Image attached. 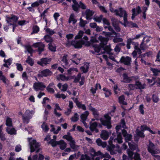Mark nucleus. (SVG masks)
Returning a JSON list of instances; mask_svg holds the SVG:
<instances>
[{
	"instance_id": "4",
	"label": "nucleus",
	"mask_w": 160,
	"mask_h": 160,
	"mask_svg": "<svg viewBox=\"0 0 160 160\" xmlns=\"http://www.w3.org/2000/svg\"><path fill=\"white\" fill-rule=\"evenodd\" d=\"M84 150L85 153L87 152L88 154H88H90L92 156H99L101 158H108V159L111 158V157L108 153H106L103 154L100 151L95 152V150L93 148H91L90 149H88L84 148Z\"/></svg>"
},
{
	"instance_id": "49",
	"label": "nucleus",
	"mask_w": 160,
	"mask_h": 160,
	"mask_svg": "<svg viewBox=\"0 0 160 160\" xmlns=\"http://www.w3.org/2000/svg\"><path fill=\"white\" fill-rule=\"evenodd\" d=\"M122 17H123L124 23L123 25L124 27H126L128 26V24L129 22L127 21V14H124Z\"/></svg>"
},
{
	"instance_id": "52",
	"label": "nucleus",
	"mask_w": 160,
	"mask_h": 160,
	"mask_svg": "<svg viewBox=\"0 0 160 160\" xmlns=\"http://www.w3.org/2000/svg\"><path fill=\"white\" fill-rule=\"evenodd\" d=\"M41 128L43 131L45 132H47L48 131L49 128L47 125L46 123L44 122H43L41 125Z\"/></svg>"
},
{
	"instance_id": "62",
	"label": "nucleus",
	"mask_w": 160,
	"mask_h": 160,
	"mask_svg": "<svg viewBox=\"0 0 160 160\" xmlns=\"http://www.w3.org/2000/svg\"><path fill=\"white\" fill-rule=\"evenodd\" d=\"M144 107L143 104H142L139 106V110L140 113L142 115L144 114Z\"/></svg>"
},
{
	"instance_id": "20",
	"label": "nucleus",
	"mask_w": 160,
	"mask_h": 160,
	"mask_svg": "<svg viewBox=\"0 0 160 160\" xmlns=\"http://www.w3.org/2000/svg\"><path fill=\"white\" fill-rule=\"evenodd\" d=\"M131 61V58L128 56L122 57L120 59V61L123 63L125 65H129Z\"/></svg>"
},
{
	"instance_id": "9",
	"label": "nucleus",
	"mask_w": 160,
	"mask_h": 160,
	"mask_svg": "<svg viewBox=\"0 0 160 160\" xmlns=\"http://www.w3.org/2000/svg\"><path fill=\"white\" fill-rule=\"evenodd\" d=\"M18 18L14 15L12 16L11 17H7L6 20L8 23L10 25L12 26V31L14 32L15 28L17 25L15 24L18 20Z\"/></svg>"
},
{
	"instance_id": "10",
	"label": "nucleus",
	"mask_w": 160,
	"mask_h": 160,
	"mask_svg": "<svg viewBox=\"0 0 160 160\" xmlns=\"http://www.w3.org/2000/svg\"><path fill=\"white\" fill-rule=\"evenodd\" d=\"M104 119L101 118L100 119V121L102 124L104 126H106L108 129H110L111 128V123L110 122L111 119L110 117L108 114H107L104 116Z\"/></svg>"
},
{
	"instance_id": "32",
	"label": "nucleus",
	"mask_w": 160,
	"mask_h": 160,
	"mask_svg": "<svg viewBox=\"0 0 160 160\" xmlns=\"http://www.w3.org/2000/svg\"><path fill=\"white\" fill-rule=\"evenodd\" d=\"M49 8H47L42 13H41L40 14V16L41 17V18H42L44 20H45V22L46 23V24H47V20L46 18V16H47Z\"/></svg>"
},
{
	"instance_id": "51",
	"label": "nucleus",
	"mask_w": 160,
	"mask_h": 160,
	"mask_svg": "<svg viewBox=\"0 0 160 160\" xmlns=\"http://www.w3.org/2000/svg\"><path fill=\"white\" fill-rule=\"evenodd\" d=\"M2 126L3 125H2L0 126V138L2 140L4 141L5 140V135L2 132Z\"/></svg>"
},
{
	"instance_id": "28",
	"label": "nucleus",
	"mask_w": 160,
	"mask_h": 160,
	"mask_svg": "<svg viewBox=\"0 0 160 160\" xmlns=\"http://www.w3.org/2000/svg\"><path fill=\"white\" fill-rule=\"evenodd\" d=\"M110 133L106 130H103L100 134L101 138L103 140H106L108 138Z\"/></svg>"
},
{
	"instance_id": "11",
	"label": "nucleus",
	"mask_w": 160,
	"mask_h": 160,
	"mask_svg": "<svg viewBox=\"0 0 160 160\" xmlns=\"http://www.w3.org/2000/svg\"><path fill=\"white\" fill-rule=\"evenodd\" d=\"M50 143L53 147L57 145H59L60 148L62 150L64 149L67 146L66 143L63 140L56 141L54 140H51Z\"/></svg>"
},
{
	"instance_id": "16",
	"label": "nucleus",
	"mask_w": 160,
	"mask_h": 160,
	"mask_svg": "<svg viewBox=\"0 0 160 160\" xmlns=\"http://www.w3.org/2000/svg\"><path fill=\"white\" fill-rule=\"evenodd\" d=\"M52 72L48 69H45L39 73L38 75V77H47L48 76L51 75L52 74Z\"/></svg>"
},
{
	"instance_id": "60",
	"label": "nucleus",
	"mask_w": 160,
	"mask_h": 160,
	"mask_svg": "<svg viewBox=\"0 0 160 160\" xmlns=\"http://www.w3.org/2000/svg\"><path fill=\"white\" fill-rule=\"evenodd\" d=\"M78 70L77 68H70L68 70V74H71L73 73L74 72H77Z\"/></svg>"
},
{
	"instance_id": "39",
	"label": "nucleus",
	"mask_w": 160,
	"mask_h": 160,
	"mask_svg": "<svg viewBox=\"0 0 160 160\" xmlns=\"http://www.w3.org/2000/svg\"><path fill=\"white\" fill-rule=\"evenodd\" d=\"M123 82H129L132 80L130 77H128L126 73H124L123 74Z\"/></svg>"
},
{
	"instance_id": "5",
	"label": "nucleus",
	"mask_w": 160,
	"mask_h": 160,
	"mask_svg": "<svg viewBox=\"0 0 160 160\" xmlns=\"http://www.w3.org/2000/svg\"><path fill=\"white\" fill-rule=\"evenodd\" d=\"M28 139L29 142L31 152H32L34 151H36V152H39L40 149L39 148L40 146L39 143L32 138H28Z\"/></svg>"
},
{
	"instance_id": "26",
	"label": "nucleus",
	"mask_w": 160,
	"mask_h": 160,
	"mask_svg": "<svg viewBox=\"0 0 160 160\" xmlns=\"http://www.w3.org/2000/svg\"><path fill=\"white\" fill-rule=\"evenodd\" d=\"M51 59H48L47 58H42L41 60V61L38 62L37 63L38 64L43 66L44 65H46L50 63Z\"/></svg>"
},
{
	"instance_id": "17",
	"label": "nucleus",
	"mask_w": 160,
	"mask_h": 160,
	"mask_svg": "<svg viewBox=\"0 0 160 160\" xmlns=\"http://www.w3.org/2000/svg\"><path fill=\"white\" fill-rule=\"evenodd\" d=\"M86 153L84 155H82L81 156V159L80 160H90L91 159V158L89 157L88 155H90L92 157V160H99L100 158L97 157L96 158H94L95 156H92L90 154H88L87 153Z\"/></svg>"
},
{
	"instance_id": "13",
	"label": "nucleus",
	"mask_w": 160,
	"mask_h": 160,
	"mask_svg": "<svg viewBox=\"0 0 160 160\" xmlns=\"http://www.w3.org/2000/svg\"><path fill=\"white\" fill-rule=\"evenodd\" d=\"M72 1L74 3L72 5V7L74 11H77L79 7H81L82 9L86 8V6L81 2H80L79 4L76 0H72Z\"/></svg>"
},
{
	"instance_id": "3",
	"label": "nucleus",
	"mask_w": 160,
	"mask_h": 160,
	"mask_svg": "<svg viewBox=\"0 0 160 160\" xmlns=\"http://www.w3.org/2000/svg\"><path fill=\"white\" fill-rule=\"evenodd\" d=\"M122 136L120 134L117 135V137L114 139L112 137H110L108 141L109 146L107 147V149L110 152V153L111 155H114L117 152L119 153H121L122 149L118 145L116 146V150H114V149L115 147V146L112 144V143L114 142H118L119 143H122Z\"/></svg>"
},
{
	"instance_id": "38",
	"label": "nucleus",
	"mask_w": 160,
	"mask_h": 160,
	"mask_svg": "<svg viewBox=\"0 0 160 160\" xmlns=\"http://www.w3.org/2000/svg\"><path fill=\"white\" fill-rule=\"evenodd\" d=\"M89 67V63H85L83 66L81 67L80 68L81 70L84 73H85L88 71V70Z\"/></svg>"
},
{
	"instance_id": "15",
	"label": "nucleus",
	"mask_w": 160,
	"mask_h": 160,
	"mask_svg": "<svg viewBox=\"0 0 160 160\" xmlns=\"http://www.w3.org/2000/svg\"><path fill=\"white\" fill-rule=\"evenodd\" d=\"M32 46L34 48H38V51L39 54L44 50L45 45L42 42L34 43Z\"/></svg>"
},
{
	"instance_id": "45",
	"label": "nucleus",
	"mask_w": 160,
	"mask_h": 160,
	"mask_svg": "<svg viewBox=\"0 0 160 160\" xmlns=\"http://www.w3.org/2000/svg\"><path fill=\"white\" fill-rule=\"evenodd\" d=\"M150 70L152 71L153 75L155 76H157L158 73H160V68L158 69L156 68H151Z\"/></svg>"
},
{
	"instance_id": "23",
	"label": "nucleus",
	"mask_w": 160,
	"mask_h": 160,
	"mask_svg": "<svg viewBox=\"0 0 160 160\" xmlns=\"http://www.w3.org/2000/svg\"><path fill=\"white\" fill-rule=\"evenodd\" d=\"M133 43L135 44V50L132 52V55L134 58H135L137 55V53L139 54L141 53V50L139 48L138 43L135 42H133Z\"/></svg>"
},
{
	"instance_id": "47",
	"label": "nucleus",
	"mask_w": 160,
	"mask_h": 160,
	"mask_svg": "<svg viewBox=\"0 0 160 160\" xmlns=\"http://www.w3.org/2000/svg\"><path fill=\"white\" fill-rule=\"evenodd\" d=\"M118 99L119 102L120 104L124 105H126L127 104V102L124 101L125 98L123 95L119 97L118 98Z\"/></svg>"
},
{
	"instance_id": "40",
	"label": "nucleus",
	"mask_w": 160,
	"mask_h": 160,
	"mask_svg": "<svg viewBox=\"0 0 160 160\" xmlns=\"http://www.w3.org/2000/svg\"><path fill=\"white\" fill-rule=\"evenodd\" d=\"M77 21L75 18L74 15L73 14H72L69 17L68 22L69 23H72L73 24H74Z\"/></svg>"
},
{
	"instance_id": "55",
	"label": "nucleus",
	"mask_w": 160,
	"mask_h": 160,
	"mask_svg": "<svg viewBox=\"0 0 160 160\" xmlns=\"http://www.w3.org/2000/svg\"><path fill=\"white\" fill-rule=\"evenodd\" d=\"M45 41L47 42L51 43L52 41V39L49 35H47L44 37Z\"/></svg>"
},
{
	"instance_id": "35",
	"label": "nucleus",
	"mask_w": 160,
	"mask_h": 160,
	"mask_svg": "<svg viewBox=\"0 0 160 160\" xmlns=\"http://www.w3.org/2000/svg\"><path fill=\"white\" fill-rule=\"evenodd\" d=\"M89 114L88 112L87 111L81 115L80 118L82 122L85 121L86 120Z\"/></svg>"
},
{
	"instance_id": "43",
	"label": "nucleus",
	"mask_w": 160,
	"mask_h": 160,
	"mask_svg": "<svg viewBox=\"0 0 160 160\" xmlns=\"http://www.w3.org/2000/svg\"><path fill=\"white\" fill-rule=\"evenodd\" d=\"M128 145L132 151H134L136 149L137 147V145L134 144L133 142H128Z\"/></svg>"
},
{
	"instance_id": "19",
	"label": "nucleus",
	"mask_w": 160,
	"mask_h": 160,
	"mask_svg": "<svg viewBox=\"0 0 160 160\" xmlns=\"http://www.w3.org/2000/svg\"><path fill=\"white\" fill-rule=\"evenodd\" d=\"M94 12L90 9H87L85 12L83 13V15L85 16L87 20H90L92 18V17Z\"/></svg>"
},
{
	"instance_id": "25",
	"label": "nucleus",
	"mask_w": 160,
	"mask_h": 160,
	"mask_svg": "<svg viewBox=\"0 0 160 160\" xmlns=\"http://www.w3.org/2000/svg\"><path fill=\"white\" fill-rule=\"evenodd\" d=\"M116 15L120 17H122L124 14H126V11L123 8H120L116 10Z\"/></svg>"
},
{
	"instance_id": "12",
	"label": "nucleus",
	"mask_w": 160,
	"mask_h": 160,
	"mask_svg": "<svg viewBox=\"0 0 160 160\" xmlns=\"http://www.w3.org/2000/svg\"><path fill=\"white\" fill-rule=\"evenodd\" d=\"M144 33H142L139 34L137 35L134 38H131L128 39L127 42V48L129 49L131 48L130 45L131 44L135 45V44L133 43L132 41L136 39H138L139 38L142 37L143 35H144Z\"/></svg>"
},
{
	"instance_id": "37",
	"label": "nucleus",
	"mask_w": 160,
	"mask_h": 160,
	"mask_svg": "<svg viewBox=\"0 0 160 160\" xmlns=\"http://www.w3.org/2000/svg\"><path fill=\"white\" fill-rule=\"evenodd\" d=\"M54 87V84L52 82L50 83L47 87V91L51 93H53L54 92V90L53 88Z\"/></svg>"
},
{
	"instance_id": "33",
	"label": "nucleus",
	"mask_w": 160,
	"mask_h": 160,
	"mask_svg": "<svg viewBox=\"0 0 160 160\" xmlns=\"http://www.w3.org/2000/svg\"><path fill=\"white\" fill-rule=\"evenodd\" d=\"M141 129L142 131H144L146 130H148L152 134H156L157 133L156 132L152 131L150 129V128L147 127L145 125L141 126Z\"/></svg>"
},
{
	"instance_id": "44",
	"label": "nucleus",
	"mask_w": 160,
	"mask_h": 160,
	"mask_svg": "<svg viewBox=\"0 0 160 160\" xmlns=\"http://www.w3.org/2000/svg\"><path fill=\"white\" fill-rule=\"evenodd\" d=\"M48 48L52 52L56 51V47L54 44L52 43H49L48 44Z\"/></svg>"
},
{
	"instance_id": "8",
	"label": "nucleus",
	"mask_w": 160,
	"mask_h": 160,
	"mask_svg": "<svg viewBox=\"0 0 160 160\" xmlns=\"http://www.w3.org/2000/svg\"><path fill=\"white\" fill-rule=\"evenodd\" d=\"M63 138L66 139L69 142V144L71 148L73 149H77V146L75 144V140L70 135L69 133H68L67 135L63 136Z\"/></svg>"
},
{
	"instance_id": "36",
	"label": "nucleus",
	"mask_w": 160,
	"mask_h": 160,
	"mask_svg": "<svg viewBox=\"0 0 160 160\" xmlns=\"http://www.w3.org/2000/svg\"><path fill=\"white\" fill-rule=\"evenodd\" d=\"M96 142L98 145L102 146L103 148L106 147L107 146V143L105 142H102L100 138L98 139L96 141Z\"/></svg>"
},
{
	"instance_id": "61",
	"label": "nucleus",
	"mask_w": 160,
	"mask_h": 160,
	"mask_svg": "<svg viewBox=\"0 0 160 160\" xmlns=\"http://www.w3.org/2000/svg\"><path fill=\"white\" fill-rule=\"evenodd\" d=\"M55 97L57 98H62L63 99H64L66 98V96L64 94H60L59 93H57L55 95Z\"/></svg>"
},
{
	"instance_id": "34",
	"label": "nucleus",
	"mask_w": 160,
	"mask_h": 160,
	"mask_svg": "<svg viewBox=\"0 0 160 160\" xmlns=\"http://www.w3.org/2000/svg\"><path fill=\"white\" fill-rule=\"evenodd\" d=\"M6 130L7 132L10 135L16 134V131L12 126L7 127Z\"/></svg>"
},
{
	"instance_id": "42",
	"label": "nucleus",
	"mask_w": 160,
	"mask_h": 160,
	"mask_svg": "<svg viewBox=\"0 0 160 160\" xmlns=\"http://www.w3.org/2000/svg\"><path fill=\"white\" fill-rule=\"evenodd\" d=\"M5 63L3 66L6 67H8V66L10 65L12 63V58H10L8 60H6L5 59L4 60Z\"/></svg>"
},
{
	"instance_id": "54",
	"label": "nucleus",
	"mask_w": 160,
	"mask_h": 160,
	"mask_svg": "<svg viewBox=\"0 0 160 160\" xmlns=\"http://www.w3.org/2000/svg\"><path fill=\"white\" fill-rule=\"evenodd\" d=\"M103 16L102 15H100L99 17H96L93 18L94 20L97 22H101L102 20Z\"/></svg>"
},
{
	"instance_id": "63",
	"label": "nucleus",
	"mask_w": 160,
	"mask_h": 160,
	"mask_svg": "<svg viewBox=\"0 0 160 160\" xmlns=\"http://www.w3.org/2000/svg\"><path fill=\"white\" fill-rule=\"evenodd\" d=\"M78 114L77 113H75L71 118V120L72 122H75L78 120Z\"/></svg>"
},
{
	"instance_id": "31",
	"label": "nucleus",
	"mask_w": 160,
	"mask_h": 160,
	"mask_svg": "<svg viewBox=\"0 0 160 160\" xmlns=\"http://www.w3.org/2000/svg\"><path fill=\"white\" fill-rule=\"evenodd\" d=\"M57 110H62V109L59 107V104L58 103L55 104V108L54 109V114L55 115L58 117H60L61 114L59 112H58Z\"/></svg>"
},
{
	"instance_id": "53",
	"label": "nucleus",
	"mask_w": 160,
	"mask_h": 160,
	"mask_svg": "<svg viewBox=\"0 0 160 160\" xmlns=\"http://www.w3.org/2000/svg\"><path fill=\"white\" fill-rule=\"evenodd\" d=\"M152 99L153 101L155 103L158 102L159 100V98L158 95L154 94L152 95Z\"/></svg>"
},
{
	"instance_id": "56",
	"label": "nucleus",
	"mask_w": 160,
	"mask_h": 160,
	"mask_svg": "<svg viewBox=\"0 0 160 160\" xmlns=\"http://www.w3.org/2000/svg\"><path fill=\"white\" fill-rule=\"evenodd\" d=\"M26 62L31 66H32L34 63V62L32 59L30 57H28Z\"/></svg>"
},
{
	"instance_id": "21",
	"label": "nucleus",
	"mask_w": 160,
	"mask_h": 160,
	"mask_svg": "<svg viewBox=\"0 0 160 160\" xmlns=\"http://www.w3.org/2000/svg\"><path fill=\"white\" fill-rule=\"evenodd\" d=\"M121 127L123 128H126L125 121L123 119H122L121 120L120 125H117L116 127V129L118 133V135L119 134L121 135V133L119 132L120 129H121ZM121 135L122 136V135Z\"/></svg>"
},
{
	"instance_id": "22",
	"label": "nucleus",
	"mask_w": 160,
	"mask_h": 160,
	"mask_svg": "<svg viewBox=\"0 0 160 160\" xmlns=\"http://www.w3.org/2000/svg\"><path fill=\"white\" fill-rule=\"evenodd\" d=\"M127 152L128 157H127L125 155H123L122 157V160H132L133 155V152L130 151L129 149H128L127 150Z\"/></svg>"
},
{
	"instance_id": "46",
	"label": "nucleus",
	"mask_w": 160,
	"mask_h": 160,
	"mask_svg": "<svg viewBox=\"0 0 160 160\" xmlns=\"http://www.w3.org/2000/svg\"><path fill=\"white\" fill-rule=\"evenodd\" d=\"M6 124L7 127L12 126V119L9 118H7L6 120Z\"/></svg>"
},
{
	"instance_id": "18",
	"label": "nucleus",
	"mask_w": 160,
	"mask_h": 160,
	"mask_svg": "<svg viewBox=\"0 0 160 160\" xmlns=\"http://www.w3.org/2000/svg\"><path fill=\"white\" fill-rule=\"evenodd\" d=\"M68 58V55L65 54L63 56L61 59L62 65L65 68H67L69 66L67 59Z\"/></svg>"
},
{
	"instance_id": "1",
	"label": "nucleus",
	"mask_w": 160,
	"mask_h": 160,
	"mask_svg": "<svg viewBox=\"0 0 160 160\" xmlns=\"http://www.w3.org/2000/svg\"><path fill=\"white\" fill-rule=\"evenodd\" d=\"M98 39L100 41V43L98 42L96 38L95 37H92L90 40V42L89 43L88 46L92 45L94 48L96 52L99 53L97 54L100 55L101 54L106 52L109 54L111 51V46L110 45L106 46L108 40V39L107 38L103 37L100 36L98 37Z\"/></svg>"
},
{
	"instance_id": "6",
	"label": "nucleus",
	"mask_w": 160,
	"mask_h": 160,
	"mask_svg": "<svg viewBox=\"0 0 160 160\" xmlns=\"http://www.w3.org/2000/svg\"><path fill=\"white\" fill-rule=\"evenodd\" d=\"M148 150L151 155L155 156V155L158 154L160 152V150L158 148H156V145L153 143L149 141V144L148 145Z\"/></svg>"
},
{
	"instance_id": "57",
	"label": "nucleus",
	"mask_w": 160,
	"mask_h": 160,
	"mask_svg": "<svg viewBox=\"0 0 160 160\" xmlns=\"http://www.w3.org/2000/svg\"><path fill=\"white\" fill-rule=\"evenodd\" d=\"M86 23V21L83 20L82 18L80 19L79 26L80 27H84Z\"/></svg>"
},
{
	"instance_id": "58",
	"label": "nucleus",
	"mask_w": 160,
	"mask_h": 160,
	"mask_svg": "<svg viewBox=\"0 0 160 160\" xmlns=\"http://www.w3.org/2000/svg\"><path fill=\"white\" fill-rule=\"evenodd\" d=\"M105 28H108V30L111 32L112 34L116 35L117 33L114 31L113 29L111 26H104Z\"/></svg>"
},
{
	"instance_id": "50",
	"label": "nucleus",
	"mask_w": 160,
	"mask_h": 160,
	"mask_svg": "<svg viewBox=\"0 0 160 160\" xmlns=\"http://www.w3.org/2000/svg\"><path fill=\"white\" fill-rule=\"evenodd\" d=\"M147 7L144 6L142 8V10L143 14L142 17L144 19L146 18V12L148 9V7L149 6L147 5Z\"/></svg>"
},
{
	"instance_id": "24",
	"label": "nucleus",
	"mask_w": 160,
	"mask_h": 160,
	"mask_svg": "<svg viewBox=\"0 0 160 160\" xmlns=\"http://www.w3.org/2000/svg\"><path fill=\"white\" fill-rule=\"evenodd\" d=\"M123 136L125 138V141L126 142L130 141L132 138V135L130 134L127 133L126 130L123 129L121 130Z\"/></svg>"
},
{
	"instance_id": "2",
	"label": "nucleus",
	"mask_w": 160,
	"mask_h": 160,
	"mask_svg": "<svg viewBox=\"0 0 160 160\" xmlns=\"http://www.w3.org/2000/svg\"><path fill=\"white\" fill-rule=\"evenodd\" d=\"M83 33L82 31H80L78 32V35L76 36L75 38V40L73 41H72V39L73 38L74 35L72 34H69L67 35L66 36L67 38V46L69 47L72 45L76 48H81L82 47V45L83 43V42L79 39L82 38Z\"/></svg>"
},
{
	"instance_id": "48",
	"label": "nucleus",
	"mask_w": 160,
	"mask_h": 160,
	"mask_svg": "<svg viewBox=\"0 0 160 160\" xmlns=\"http://www.w3.org/2000/svg\"><path fill=\"white\" fill-rule=\"evenodd\" d=\"M103 90L105 92L104 94L106 97H108L111 94V91L108 88H104L103 89Z\"/></svg>"
},
{
	"instance_id": "30",
	"label": "nucleus",
	"mask_w": 160,
	"mask_h": 160,
	"mask_svg": "<svg viewBox=\"0 0 160 160\" xmlns=\"http://www.w3.org/2000/svg\"><path fill=\"white\" fill-rule=\"evenodd\" d=\"M98 126L97 123L96 122H94L93 123H90V128L91 130L92 131H94L96 132H98V130L97 128V127Z\"/></svg>"
},
{
	"instance_id": "59",
	"label": "nucleus",
	"mask_w": 160,
	"mask_h": 160,
	"mask_svg": "<svg viewBox=\"0 0 160 160\" xmlns=\"http://www.w3.org/2000/svg\"><path fill=\"white\" fill-rule=\"evenodd\" d=\"M92 112L94 116V117L96 118V119H98V116L99 115V114L98 111L94 108V110H92Z\"/></svg>"
},
{
	"instance_id": "64",
	"label": "nucleus",
	"mask_w": 160,
	"mask_h": 160,
	"mask_svg": "<svg viewBox=\"0 0 160 160\" xmlns=\"http://www.w3.org/2000/svg\"><path fill=\"white\" fill-rule=\"evenodd\" d=\"M38 155H35L32 157L31 155H30L28 157V160H37L38 159Z\"/></svg>"
},
{
	"instance_id": "27",
	"label": "nucleus",
	"mask_w": 160,
	"mask_h": 160,
	"mask_svg": "<svg viewBox=\"0 0 160 160\" xmlns=\"http://www.w3.org/2000/svg\"><path fill=\"white\" fill-rule=\"evenodd\" d=\"M80 80H81V81L80 82V84L81 85H82L84 84L85 81V78L83 76L81 77V74L79 73L75 78L74 81L75 82H78Z\"/></svg>"
},
{
	"instance_id": "14",
	"label": "nucleus",
	"mask_w": 160,
	"mask_h": 160,
	"mask_svg": "<svg viewBox=\"0 0 160 160\" xmlns=\"http://www.w3.org/2000/svg\"><path fill=\"white\" fill-rule=\"evenodd\" d=\"M45 87V86L42 82H35L33 85V89L36 91L39 90L42 91Z\"/></svg>"
},
{
	"instance_id": "41",
	"label": "nucleus",
	"mask_w": 160,
	"mask_h": 160,
	"mask_svg": "<svg viewBox=\"0 0 160 160\" xmlns=\"http://www.w3.org/2000/svg\"><path fill=\"white\" fill-rule=\"evenodd\" d=\"M136 87L137 89H142L145 88V84H142L139 81H136L135 83Z\"/></svg>"
},
{
	"instance_id": "29",
	"label": "nucleus",
	"mask_w": 160,
	"mask_h": 160,
	"mask_svg": "<svg viewBox=\"0 0 160 160\" xmlns=\"http://www.w3.org/2000/svg\"><path fill=\"white\" fill-rule=\"evenodd\" d=\"M111 20L112 22V25L114 27L115 30L117 32H120L121 29L118 25V20L114 18H112Z\"/></svg>"
},
{
	"instance_id": "7",
	"label": "nucleus",
	"mask_w": 160,
	"mask_h": 160,
	"mask_svg": "<svg viewBox=\"0 0 160 160\" xmlns=\"http://www.w3.org/2000/svg\"><path fill=\"white\" fill-rule=\"evenodd\" d=\"M35 113V112L33 110H27L22 116L23 122L25 123H28L32 116Z\"/></svg>"
}]
</instances>
